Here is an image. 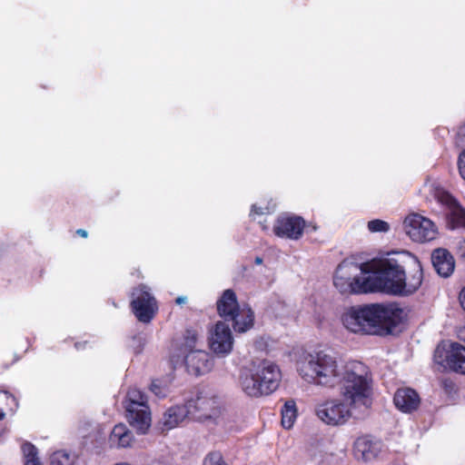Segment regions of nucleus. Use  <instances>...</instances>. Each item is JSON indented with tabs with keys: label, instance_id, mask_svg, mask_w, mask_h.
<instances>
[{
	"label": "nucleus",
	"instance_id": "f257e3e1",
	"mask_svg": "<svg viewBox=\"0 0 465 465\" xmlns=\"http://www.w3.org/2000/svg\"><path fill=\"white\" fill-rule=\"evenodd\" d=\"M301 377L309 383L327 388L341 385V395L351 404L369 403L370 383L372 382L369 368L358 361L343 364L325 351L309 353L297 362Z\"/></svg>",
	"mask_w": 465,
	"mask_h": 465
},
{
	"label": "nucleus",
	"instance_id": "f03ea898",
	"mask_svg": "<svg viewBox=\"0 0 465 465\" xmlns=\"http://www.w3.org/2000/svg\"><path fill=\"white\" fill-rule=\"evenodd\" d=\"M371 269L377 270L376 292L407 296L414 293L422 282L421 264L412 256L406 264L390 258L376 262Z\"/></svg>",
	"mask_w": 465,
	"mask_h": 465
},
{
	"label": "nucleus",
	"instance_id": "7ed1b4c3",
	"mask_svg": "<svg viewBox=\"0 0 465 465\" xmlns=\"http://www.w3.org/2000/svg\"><path fill=\"white\" fill-rule=\"evenodd\" d=\"M372 382L370 383L369 403L351 404V401L342 397L341 399L326 400L315 407V414L320 420L329 426H341L351 417L364 416L371 408L373 401Z\"/></svg>",
	"mask_w": 465,
	"mask_h": 465
},
{
	"label": "nucleus",
	"instance_id": "20e7f679",
	"mask_svg": "<svg viewBox=\"0 0 465 465\" xmlns=\"http://www.w3.org/2000/svg\"><path fill=\"white\" fill-rule=\"evenodd\" d=\"M280 381L281 371L278 366L266 361L243 372L240 378L242 391L253 398L272 393L279 387Z\"/></svg>",
	"mask_w": 465,
	"mask_h": 465
},
{
	"label": "nucleus",
	"instance_id": "39448f33",
	"mask_svg": "<svg viewBox=\"0 0 465 465\" xmlns=\"http://www.w3.org/2000/svg\"><path fill=\"white\" fill-rule=\"evenodd\" d=\"M367 264L343 261L336 269L333 283L342 294L366 293L376 292L377 270L367 277H361Z\"/></svg>",
	"mask_w": 465,
	"mask_h": 465
},
{
	"label": "nucleus",
	"instance_id": "423d86ee",
	"mask_svg": "<svg viewBox=\"0 0 465 465\" xmlns=\"http://www.w3.org/2000/svg\"><path fill=\"white\" fill-rule=\"evenodd\" d=\"M219 315L225 321H232L236 332H245L253 326L254 314L249 307L240 308L235 292L225 290L217 302Z\"/></svg>",
	"mask_w": 465,
	"mask_h": 465
},
{
	"label": "nucleus",
	"instance_id": "0eeeda50",
	"mask_svg": "<svg viewBox=\"0 0 465 465\" xmlns=\"http://www.w3.org/2000/svg\"><path fill=\"white\" fill-rule=\"evenodd\" d=\"M126 419L138 433H145L151 426V411L147 396L137 388H131L124 401Z\"/></svg>",
	"mask_w": 465,
	"mask_h": 465
},
{
	"label": "nucleus",
	"instance_id": "6e6552de",
	"mask_svg": "<svg viewBox=\"0 0 465 465\" xmlns=\"http://www.w3.org/2000/svg\"><path fill=\"white\" fill-rule=\"evenodd\" d=\"M341 322L351 332L377 334L371 304L351 307L342 314Z\"/></svg>",
	"mask_w": 465,
	"mask_h": 465
},
{
	"label": "nucleus",
	"instance_id": "1a4fd4ad",
	"mask_svg": "<svg viewBox=\"0 0 465 465\" xmlns=\"http://www.w3.org/2000/svg\"><path fill=\"white\" fill-rule=\"evenodd\" d=\"M186 406L189 415L201 421L215 420L222 413L220 400L208 392H200L194 399L188 401Z\"/></svg>",
	"mask_w": 465,
	"mask_h": 465
},
{
	"label": "nucleus",
	"instance_id": "9d476101",
	"mask_svg": "<svg viewBox=\"0 0 465 465\" xmlns=\"http://www.w3.org/2000/svg\"><path fill=\"white\" fill-rule=\"evenodd\" d=\"M131 297V307L137 320L143 323L150 322L158 311V305L149 288L140 284L134 288Z\"/></svg>",
	"mask_w": 465,
	"mask_h": 465
},
{
	"label": "nucleus",
	"instance_id": "9b49d317",
	"mask_svg": "<svg viewBox=\"0 0 465 465\" xmlns=\"http://www.w3.org/2000/svg\"><path fill=\"white\" fill-rule=\"evenodd\" d=\"M404 231L409 237L418 242H429L435 239L437 230L435 224L420 214L408 215L403 222Z\"/></svg>",
	"mask_w": 465,
	"mask_h": 465
},
{
	"label": "nucleus",
	"instance_id": "f8f14e48",
	"mask_svg": "<svg viewBox=\"0 0 465 465\" xmlns=\"http://www.w3.org/2000/svg\"><path fill=\"white\" fill-rule=\"evenodd\" d=\"M371 305L377 334L381 328L391 329L403 322L407 318L405 311L395 303H374Z\"/></svg>",
	"mask_w": 465,
	"mask_h": 465
},
{
	"label": "nucleus",
	"instance_id": "ddd939ff",
	"mask_svg": "<svg viewBox=\"0 0 465 465\" xmlns=\"http://www.w3.org/2000/svg\"><path fill=\"white\" fill-rule=\"evenodd\" d=\"M210 349L217 355L229 354L233 346V337L230 326L223 321H218L209 330L208 337Z\"/></svg>",
	"mask_w": 465,
	"mask_h": 465
},
{
	"label": "nucleus",
	"instance_id": "4468645a",
	"mask_svg": "<svg viewBox=\"0 0 465 465\" xmlns=\"http://www.w3.org/2000/svg\"><path fill=\"white\" fill-rule=\"evenodd\" d=\"M434 359L439 364H445L453 371L465 374V347L463 345L452 342L447 349L438 346L434 352Z\"/></svg>",
	"mask_w": 465,
	"mask_h": 465
},
{
	"label": "nucleus",
	"instance_id": "2eb2a0df",
	"mask_svg": "<svg viewBox=\"0 0 465 465\" xmlns=\"http://www.w3.org/2000/svg\"><path fill=\"white\" fill-rule=\"evenodd\" d=\"M305 221L301 216L279 217L273 226L274 233L282 238L298 240L302 237Z\"/></svg>",
	"mask_w": 465,
	"mask_h": 465
},
{
	"label": "nucleus",
	"instance_id": "dca6fc26",
	"mask_svg": "<svg viewBox=\"0 0 465 465\" xmlns=\"http://www.w3.org/2000/svg\"><path fill=\"white\" fill-rule=\"evenodd\" d=\"M184 362L188 372L199 376L211 371L213 367L212 357L208 352L195 350L186 353Z\"/></svg>",
	"mask_w": 465,
	"mask_h": 465
},
{
	"label": "nucleus",
	"instance_id": "f3484780",
	"mask_svg": "<svg viewBox=\"0 0 465 465\" xmlns=\"http://www.w3.org/2000/svg\"><path fill=\"white\" fill-rule=\"evenodd\" d=\"M393 402L398 410L405 413L416 411L420 403L419 394L411 388H400L396 391Z\"/></svg>",
	"mask_w": 465,
	"mask_h": 465
},
{
	"label": "nucleus",
	"instance_id": "a211bd4d",
	"mask_svg": "<svg viewBox=\"0 0 465 465\" xmlns=\"http://www.w3.org/2000/svg\"><path fill=\"white\" fill-rule=\"evenodd\" d=\"M379 450V443L367 436L360 437L354 442L353 454L357 460H371L377 456Z\"/></svg>",
	"mask_w": 465,
	"mask_h": 465
},
{
	"label": "nucleus",
	"instance_id": "6ab92c4d",
	"mask_svg": "<svg viewBox=\"0 0 465 465\" xmlns=\"http://www.w3.org/2000/svg\"><path fill=\"white\" fill-rule=\"evenodd\" d=\"M431 262L437 272L442 277H449L454 271V259L445 249H437L432 252Z\"/></svg>",
	"mask_w": 465,
	"mask_h": 465
},
{
	"label": "nucleus",
	"instance_id": "aec40b11",
	"mask_svg": "<svg viewBox=\"0 0 465 465\" xmlns=\"http://www.w3.org/2000/svg\"><path fill=\"white\" fill-rule=\"evenodd\" d=\"M189 411L186 404L183 406H173L169 408L163 414V425L166 430L178 426L187 416Z\"/></svg>",
	"mask_w": 465,
	"mask_h": 465
},
{
	"label": "nucleus",
	"instance_id": "412c9836",
	"mask_svg": "<svg viewBox=\"0 0 465 465\" xmlns=\"http://www.w3.org/2000/svg\"><path fill=\"white\" fill-rule=\"evenodd\" d=\"M132 440L133 433L123 423L115 425L109 437L110 445L116 448L129 447Z\"/></svg>",
	"mask_w": 465,
	"mask_h": 465
},
{
	"label": "nucleus",
	"instance_id": "4be33fe9",
	"mask_svg": "<svg viewBox=\"0 0 465 465\" xmlns=\"http://www.w3.org/2000/svg\"><path fill=\"white\" fill-rule=\"evenodd\" d=\"M297 418V408L293 401H288L282 409V425L285 429H291Z\"/></svg>",
	"mask_w": 465,
	"mask_h": 465
},
{
	"label": "nucleus",
	"instance_id": "5701e85b",
	"mask_svg": "<svg viewBox=\"0 0 465 465\" xmlns=\"http://www.w3.org/2000/svg\"><path fill=\"white\" fill-rule=\"evenodd\" d=\"M25 459V465H42L37 453V449L32 443L26 442L22 445Z\"/></svg>",
	"mask_w": 465,
	"mask_h": 465
},
{
	"label": "nucleus",
	"instance_id": "b1692460",
	"mask_svg": "<svg viewBox=\"0 0 465 465\" xmlns=\"http://www.w3.org/2000/svg\"><path fill=\"white\" fill-rule=\"evenodd\" d=\"M75 457L64 450H58L51 456V465H74Z\"/></svg>",
	"mask_w": 465,
	"mask_h": 465
},
{
	"label": "nucleus",
	"instance_id": "393cba45",
	"mask_svg": "<svg viewBox=\"0 0 465 465\" xmlns=\"http://www.w3.org/2000/svg\"><path fill=\"white\" fill-rule=\"evenodd\" d=\"M198 340V333L194 330H186L184 333V342L183 344V351H194L196 341Z\"/></svg>",
	"mask_w": 465,
	"mask_h": 465
},
{
	"label": "nucleus",
	"instance_id": "a878e982",
	"mask_svg": "<svg viewBox=\"0 0 465 465\" xmlns=\"http://www.w3.org/2000/svg\"><path fill=\"white\" fill-rule=\"evenodd\" d=\"M435 196L440 203L449 206L451 211L455 205L459 204L452 195L443 189H438L435 193Z\"/></svg>",
	"mask_w": 465,
	"mask_h": 465
},
{
	"label": "nucleus",
	"instance_id": "bb28decb",
	"mask_svg": "<svg viewBox=\"0 0 465 465\" xmlns=\"http://www.w3.org/2000/svg\"><path fill=\"white\" fill-rule=\"evenodd\" d=\"M367 227L371 232H387L391 228L387 222L380 219L370 221Z\"/></svg>",
	"mask_w": 465,
	"mask_h": 465
},
{
	"label": "nucleus",
	"instance_id": "cd10ccee",
	"mask_svg": "<svg viewBox=\"0 0 465 465\" xmlns=\"http://www.w3.org/2000/svg\"><path fill=\"white\" fill-rule=\"evenodd\" d=\"M452 222L457 226H461L465 228V209L461 207L460 204L455 205L450 213Z\"/></svg>",
	"mask_w": 465,
	"mask_h": 465
},
{
	"label": "nucleus",
	"instance_id": "c85d7f7f",
	"mask_svg": "<svg viewBox=\"0 0 465 465\" xmlns=\"http://www.w3.org/2000/svg\"><path fill=\"white\" fill-rule=\"evenodd\" d=\"M150 391L159 398H164L169 391L168 386L159 380L152 381Z\"/></svg>",
	"mask_w": 465,
	"mask_h": 465
},
{
	"label": "nucleus",
	"instance_id": "c756f323",
	"mask_svg": "<svg viewBox=\"0 0 465 465\" xmlns=\"http://www.w3.org/2000/svg\"><path fill=\"white\" fill-rule=\"evenodd\" d=\"M203 465H225L219 453H211L204 460Z\"/></svg>",
	"mask_w": 465,
	"mask_h": 465
},
{
	"label": "nucleus",
	"instance_id": "7c9ffc66",
	"mask_svg": "<svg viewBox=\"0 0 465 465\" xmlns=\"http://www.w3.org/2000/svg\"><path fill=\"white\" fill-rule=\"evenodd\" d=\"M458 167L460 176L465 180V151H462L460 153Z\"/></svg>",
	"mask_w": 465,
	"mask_h": 465
},
{
	"label": "nucleus",
	"instance_id": "2f4dec72",
	"mask_svg": "<svg viewBox=\"0 0 465 465\" xmlns=\"http://www.w3.org/2000/svg\"><path fill=\"white\" fill-rule=\"evenodd\" d=\"M456 253L458 256L465 260V239L459 240L456 242Z\"/></svg>",
	"mask_w": 465,
	"mask_h": 465
},
{
	"label": "nucleus",
	"instance_id": "473e14b6",
	"mask_svg": "<svg viewBox=\"0 0 465 465\" xmlns=\"http://www.w3.org/2000/svg\"><path fill=\"white\" fill-rule=\"evenodd\" d=\"M460 302L463 310L465 311V286L460 292Z\"/></svg>",
	"mask_w": 465,
	"mask_h": 465
},
{
	"label": "nucleus",
	"instance_id": "72a5a7b5",
	"mask_svg": "<svg viewBox=\"0 0 465 465\" xmlns=\"http://www.w3.org/2000/svg\"><path fill=\"white\" fill-rule=\"evenodd\" d=\"M175 302L178 305H183L187 302V297L186 296H179L175 299Z\"/></svg>",
	"mask_w": 465,
	"mask_h": 465
},
{
	"label": "nucleus",
	"instance_id": "f704fd0d",
	"mask_svg": "<svg viewBox=\"0 0 465 465\" xmlns=\"http://www.w3.org/2000/svg\"><path fill=\"white\" fill-rule=\"evenodd\" d=\"M458 135L460 139H465V124L460 128Z\"/></svg>",
	"mask_w": 465,
	"mask_h": 465
},
{
	"label": "nucleus",
	"instance_id": "c9c22d12",
	"mask_svg": "<svg viewBox=\"0 0 465 465\" xmlns=\"http://www.w3.org/2000/svg\"><path fill=\"white\" fill-rule=\"evenodd\" d=\"M76 233H77L78 235H80L81 237H83V238H86V237H87V235H88L87 232H86L85 230H84V229H78V230L76 231Z\"/></svg>",
	"mask_w": 465,
	"mask_h": 465
},
{
	"label": "nucleus",
	"instance_id": "e433bc0d",
	"mask_svg": "<svg viewBox=\"0 0 465 465\" xmlns=\"http://www.w3.org/2000/svg\"><path fill=\"white\" fill-rule=\"evenodd\" d=\"M0 398L1 399L5 398V401H8V400H11L13 401H15V398L12 395L8 394L7 392H5Z\"/></svg>",
	"mask_w": 465,
	"mask_h": 465
},
{
	"label": "nucleus",
	"instance_id": "4c0bfd02",
	"mask_svg": "<svg viewBox=\"0 0 465 465\" xmlns=\"http://www.w3.org/2000/svg\"><path fill=\"white\" fill-rule=\"evenodd\" d=\"M251 212H252V213H257V214H262V213L261 209H257L255 205H252Z\"/></svg>",
	"mask_w": 465,
	"mask_h": 465
},
{
	"label": "nucleus",
	"instance_id": "58836bf2",
	"mask_svg": "<svg viewBox=\"0 0 465 465\" xmlns=\"http://www.w3.org/2000/svg\"><path fill=\"white\" fill-rule=\"evenodd\" d=\"M254 262H255V264H258V265L262 264V259L261 257L257 256L255 258V260H254Z\"/></svg>",
	"mask_w": 465,
	"mask_h": 465
},
{
	"label": "nucleus",
	"instance_id": "ea45409f",
	"mask_svg": "<svg viewBox=\"0 0 465 465\" xmlns=\"http://www.w3.org/2000/svg\"><path fill=\"white\" fill-rule=\"evenodd\" d=\"M74 346L76 349H81L83 347V345L80 342H76Z\"/></svg>",
	"mask_w": 465,
	"mask_h": 465
},
{
	"label": "nucleus",
	"instance_id": "a19ab883",
	"mask_svg": "<svg viewBox=\"0 0 465 465\" xmlns=\"http://www.w3.org/2000/svg\"><path fill=\"white\" fill-rule=\"evenodd\" d=\"M114 465H130V464H128L126 462H121V463H117V464H114Z\"/></svg>",
	"mask_w": 465,
	"mask_h": 465
},
{
	"label": "nucleus",
	"instance_id": "79ce46f5",
	"mask_svg": "<svg viewBox=\"0 0 465 465\" xmlns=\"http://www.w3.org/2000/svg\"><path fill=\"white\" fill-rule=\"evenodd\" d=\"M317 229H318V227H317L316 225H313V226H312V230H313V231H316Z\"/></svg>",
	"mask_w": 465,
	"mask_h": 465
}]
</instances>
